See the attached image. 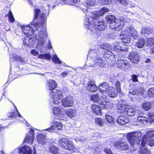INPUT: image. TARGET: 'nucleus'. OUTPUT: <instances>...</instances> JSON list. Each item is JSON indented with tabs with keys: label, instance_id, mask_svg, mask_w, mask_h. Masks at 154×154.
I'll list each match as a JSON object with an SVG mask.
<instances>
[{
	"label": "nucleus",
	"instance_id": "f257e3e1",
	"mask_svg": "<svg viewBox=\"0 0 154 154\" xmlns=\"http://www.w3.org/2000/svg\"><path fill=\"white\" fill-rule=\"evenodd\" d=\"M22 30L25 35L29 37L33 34L38 37V41L36 45L37 49L39 50L42 47L44 46L46 40L47 39V34L45 27H44L42 23H39L32 22L30 25L23 26L21 28Z\"/></svg>",
	"mask_w": 154,
	"mask_h": 154
},
{
	"label": "nucleus",
	"instance_id": "f03ea898",
	"mask_svg": "<svg viewBox=\"0 0 154 154\" xmlns=\"http://www.w3.org/2000/svg\"><path fill=\"white\" fill-rule=\"evenodd\" d=\"M95 38H96V41L98 43L99 46V49L102 52V54L104 52L103 57L105 59L106 62L110 63V61H114L115 60L114 54L110 51L112 47L108 43L102 42L99 40L100 39L101 37L100 36H97V34H95Z\"/></svg>",
	"mask_w": 154,
	"mask_h": 154
},
{
	"label": "nucleus",
	"instance_id": "7ed1b4c3",
	"mask_svg": "<svg viewBox=\"0 0 154 154\" xmlns=\"http://www.w3.org/2000/svg\"><path fill=\"white\" fill-rule=\"evenodd\" d=\"M142 134L140 132H134L129 133L127 135V137L128 141L131 145L141 143L142 146H144L145 145L146 141V136L144 135L140 141Z\"/></svg>",
	"mask_w": 154,
	"mask_h": 154
},
{
	"label": "nucleus",
	"instance_id": "20e7f679",
	"mask_svg": "<svg viewBox=\"0 0 154 154\" xmlns=\"http://www.w3.org/2000/svg\"><path fill=\"white\" fill-rule=\"evenodd\" d=\"M109 11V9L106 7H103L98 11H94L93 12H88L86 14V18L85 20L84 24L86 26V27L88 28V26L91 24L89 21L90 17L93 20H97L100 16H102L106 12Z\"/></svg>",
	"mask_w": 154,
	"mask_h": 154
},
{
	"label": "nucleus",
	"instance_id": "39448f33",
	"mask_svg": "<svg viewBox=\"0 0 154 154\" xmlns=\"http://www.w3.org/2000/svg\"><path fill=\"white\" fill-rule=\"evenodd\" d=\"M49 10H48L45 14L42 13L41 14L40 10L38 8H35L34 11V18L33 20V23L35 22V23H39L41 25L42 23L44 24V27H45V23H46V18L45 16V14H48Z\"/></svg>",
	"mask_w": 154,
	"mask_h": 154
},
{
	"label": "nucleus",
	"instance_id": "423d86ee",
	"mask_svg": "<svg viewBox=\"0 0 154 154\" xmlns=\"http://www.w3.org/2000/svg\"><path fill=\"white\" fill-rule=\"evenodd\" d=\"M50 96L51 98L50 101L51 105L52 103L58 104L60 103L61 100L63 97L61 91L56 89L51 91L50 93Z\"/></svg>",
	"mask_w": 154,
	"mask_h": 154
},
{
	"label": "nucleus",
	"instance_id": "0eeeda50",
	"mask_svg": "<svg viewBox=\"0 0 154 154\" xmlns=\"http://www.w3.org/2000/svg\"><path fill=\"white\" fill-rule=\"evenodd\" d=\"M89 20V21L90 22L91 24L88 25V28L86 27L87 26H85L84 25L85 28L87 29L91 30V26H94L96 29L99 31H102L106 27V24L104 22L102 21L97 22V20H92L91 17H90Z\"/></svg>",
	"mask_w": 154,
	"mask_h": 154
},
{
	"label": "nucleus",
	"instance_id": "6e6552de",
	"mask_svg": "<svg viewBox=\"0 0 154 154\" xmlns=\"http://www.w3.org/2000/svg\"><path fill=\"white\" fill-rule=\"evenodd\" d=\"M125 18L123 19H117L112 23H111L109 25L110 29L116 30H119L121 29L124 26L125 22L127 21L125 20Z\"/></svg>",
	"mask_w": 154,
	"mask_h": 154
},
{
	"label": "nucleus",
	"instance_id": "1a4fd4ad",
	"mask_svg": "<svg viewBox=\"0 0 154 154\" xmlns=\"http://www.w3.org/2000/svg\"><path fill=\"white\" fill-rule=\"evenodd\" d=\"M57 117H55L52 122L51 123V127L45 130H43L44 131H48L49 132L53 133L57 132V130H61L63 127V125L61 123L56 121Z\"/></svg>",
	"mask_w": 154,
	"mask_h": 154
},
{
	"label": "nucleus",
	"instance_id": "9d476101",
	"mask_svg": "<svg viewBox=\"0 0 154 154\" xmlns=\"http://www.w3.org/2000/svg\"><path fill=\"white\" fill-rule=\"evenodd\" d=\"M59 144L63 148L69 150H72L74 146L72 141L66 138H63L59 140Z\"/></svg>",
	"mask_w": 154,
	"mask_h": 154
},
{
	"label": "nucleus",
	"instance_id": "9b49d317",
	"mask_svg": "<svg viewBox=\"0 0 154 154\" xmlns=\"http://www.w3.org/2000/svg\"><path fill=\"white\" fill-rule=\"evenodd\" d=\"M31 148L28 146H24L15 149L11 154H31Z\"/></svg>",
	"mask_w": 154,
	"mask_h": 154
},
{
	"label": "nucleus",
	"instance_id": "f8f14e48",
	"mask_svg": "<svg viewBox=\"0 0 154 154\" xmlns=\"http://www.w3.org/2000/svg\"><path fill=\"white\" fill-rule=\"evenodd\" d=\"M116 66L122 70H127L131 67L130 62L127 60L123 59H119L116 63Z\"/></svg>",
	"mask_w": 154,
	"mask_h": 154
},
{
	"label": "nucleus",
	"instance_id": "ddd939ff",
	"mask_svg": "<svg viewBox=\"0 0 154 154\" xmlns=\"http://www.w3.org/2000/svg\"><path fill=\"white\" fill-rule=\"evenodd\" d=\"M93 60L94 64H90L88 65V66H98L100 67L104 66L106 64L105 60L100 55L92 59Z\"/></svg>",
	"mask_w": 154,
	"mask_h": 154
},
{
	"label": "nucleus",
	"instance_id": "4468645a",
	"mask_svg": "<svg viewBox=\"0 0 154 154\" xmlns=\"http://www.w3.org/2000/svg\"><path fill=\"white\" fill-rule=\"evenodd\" d=\"M144 92V89L142 88L131 85L129 89L128 96L130 97L131 95H136L139 93L143 94Z\"/></svg>",
	"mask_w": 154,
	"mask_h": 154
},
{
	"label": "nucleus",
	"instance_id": "2eb2a0df",
	"mask_svg": "<svg viewBox=\"0 0 154 154\" xmlns=\"http://www.w3.org/2000/svg\"><path fill=\"white\" fill-rule=\"evenodd\" d=\"M99 46L95 45L90 48L88 56L91 59L99 55V54H102V52L99 49Z\"/></svg>",
	"mask_w": 154,
	"mask_h": 154
},
{
	"label": "nucleus",
	"instance_id": "dca6fc26",
	"mask_svg": "<svg viewBox=\"0 0 154 154\" xmlns=\"http://www.w3.org/2000/svg\"><path fill=\"white\" fill-rule=\"evenodd\" d=\"M121 35H128L131 37L132 36L135 39H136L138 37L137 32L135 30L134 28L132 27H128L125 30L122 32L121 33Z\"/></svg>",
	"mask_w": 154,
	"mask_h": 154
},
{
	"label": "nucleus",
	"instance_id": "f3484780",
	"mask_svg": "<svg viewBox=\"0 0 154 154\" xmlns=\"http://www.w3.org/2000/svg\"><path fill=\"white\" fill-rule=\"evenodd\" d=\"M62 106L65 108L71 107L74 105L73 98L70 96H67L61 100Z\"/></svg>",
	"mask_w": 154,
	"mask_h": 154
},
{
	"label": "nucleus",
	"instance_id": "a211bd4d",
	"mask_svg": "<svg viewBox=\"0 0 154 154\" xmlns=\"http://www.w3.org/2000/svg\"><path fill=\"white\" fill-rule=\"evenodd\" d=\"M37 40H38V37L36 34L33 37V38L26 36L24 38L23 43L29 47H32L33 46L34 44Z\"/></svg>",
	"mask_w": 154,
	"mask_h": 154
},
{
	"label": "nucleus",
	"instance_id": "6ab92c4d",
	"mask_svg": "<svg viewBox=\"0 0 154 154\" xmlns=\"http://www.w3.org/2000/svg\"><path fill=\"white\" fill-rule=\"evenodd\" d=\"M99 104L101 107L103 109H108L111 107L110 103L108 101V98L106 97V95L104 94V97H101L100 100Z\"/></svg>",
	"mask_w": 154,
	"mask_h": 154
},
{
	"label": "nucleus",
	"instance_id": "aec40b11",
	"mask_svg": "<svg viewBox=\"0 0 154 154\" xmlns=\"http://www.w3.org/2000/svg\"><path fill=\"white\" fill-rule=\"evenodd\" d=\"M36 131H37L36 129L34 130L32 129H30L29 132L28 133L25 138L24 142L30 144H32L34 138V133H35Z\"/></svg>",
	"mask_w": 154,
	"mask_h": 154
},
{
	"label": "nucleus",
	"instance_id": "412c9836",
	"mask_svg": "<svg viewBox=\"0 0 154 154\" xmlns=\"http://www.w3.org/2000/svg\"><path fill=\"white\" fill-rule=\"evenodd\" d=\"M10 62L17 60L21 62L22 64H24L27 62V59L26 58H22L21 57L17 56V55L13 53H10Z\"/></svg>",
	"mask_w": 154,
	"mask_h": 154
},
{
	"label": "nucleus",
	"instance_id": "4be33fe9",
	"mask_svg": "<svg viewBox=\"0 0 154 154\" xmlns=\"http://www.w3.org/2000/svg\"><path fill=\"white\" fill-rule=\"evenodd\" d=\"M114 146L116 148L121 151L127 150L129 148L128 145L125 142H117L114 143Z\"/></svg>",
	"mask_w": 154,
	"mask_h": 154
},
{
	"label": "nucleus",
	"instance_id": "5701e85b",
	"mask_svg": "<svg viewBox=\"0 0 154 154\" xmlns=\"http://www.w3.org/2000/svg\"><path fill=\"white\" fill-rule=\"evenodd\" d=\"M128 58L132 63H137L139 61L140 57L138 53L135 51L130 52Z\"/></svg>",
	"mask_w": 154,
	"mask_h": 154
},
{
	"label": "nucleus",
	"instance_id": "b1692460",
	"mask_svg": "<svg viewBox=\"0 0 154 154\" xmlns=\"http://www.w3.org/2000/svg\"><path fill=\"white\" fill-rule=\"evenodd\" d=\"M121 44L120 43L114 45V51L118 52H125L128 51L129 48L127 46L123 45L121 47Z\"/></svg>",
	"mask_w": 154,
	"mask_h": 154
},
{
	"label": "nucleus",
	"instance_id": "393cba45",
	"mask_svg": "<svg viewBox=\"0 0 154 154\" xmlns=\"http://www.w3.org/2000/svg\"><path fill=\"white\" fill-rule=\"evenodd\" d=\"M148 136L147 139V143L150 146L154 145V131L151 130L148 131L145 135Z\"/></svg>",
	"mask_w": 154,
	"mask_h": 154
},
{
	"label": "nucleus",
	"instance_id": "a878e982",
	"mask_svg": "<svg viewBox=\"0 0 154 154\" xmlns=\"http://www.w3.org/2000/svg\"><path fill=\"white\" fill-rule=\"evenodd\" d=\"M87 89L91 92H94L97 90V88L95 84V81L93 80H91L88 81L87 84Z\"/></svg>",
	"mask_w": 154,
	"mask_h": 154
},
{
	"label": "nucleus",
	"instance_id": "bb28decb",
	"mask_svg": "<svg viewBox=\"0 0 154 154\" xmlns=\"http://www.w3.org/2000/svg\"><path fill=\"white\" fill-rule=\"evenodd\" d=\"M110 87L107 83L104 82L99 86L98 89L100 93H103V94L106 95Z\"/></svg>",
	"mask_w": 154,
	"mask_h": 154
},
{
	"label": "nucleus",
	"instance_id": "cd10ccee",
	"mask_svg": "<svg viewBox=\"0 0 154 154\" xmlns=\"http://www.w3.org/2000/svg\"><path fill=\"white\" fill-rule=\"evenodd\" d=\"M57 86L56 82L53 80H48L46 84V88L48 90L52 91Z\"/></svg>",
	"mask_w": 154,
	"mask_h": 154
},
{
	"label": "nucleus",
	"instance_id": "c85d7f7f",
	"mask_svg": "<svg viewBox=\"0 0 154 154\" xmlns=\"http://www.w3.org/2000/svg\"><path fill=\"white\" fill-rule=\"evenodd\" d=\"M130 122V119L128 117L125 115H121L119 116L117 122L121 125H124Z\"/></svg>",
	"mask_w": 154,
	"mask_h": 154
},
{
	"label": "nucleus",
	"instance_id": "c756f323",
	"mask_svg": "<svg viewBox=\"0 0 154 154\" xmlns=\"http://www.w3.org/2000/svg\"><path fill=\"white\" fill-rule=\"evenodd\" d=\"M48 149L49 152L53 154H57L59 151V148L54 143L50 144Z\"/></svg>",
	"mask_w": 154,
	"mask_h": 154
},
{
	"label": "nucleus",
	"instance_id": "7c9ffc66",
	"mask_svg": "<svg viewBox=\"0 0 154 154\" xmlns=\"http://www.w3.org/2000/svg\"><path fill=\"white\" fill-rule=\"evenodd\" d=\"M119 92L116 89L112 87H110L106 95L111 97H116Z\"/></svg>",
	"mask_w": 154,
	"mask_h": 154
},
{
	"label": "nucleus",
	"instance_id": "2f4dec72",
	"mask_svg": "<svg viewBox=\"0 0 154 154\" xmlns=\"http://www.w3.org/2000/svg\"><path fill=\"white\" fill-rule=\"evenodd\" d=\"M154 45V38H147L146 40V45L147 46H150V53H153L154 52V46L152 47Z\"/></svg>",
	"mask_w": 154,
	"mask_h": 154
},
{
	"label": "nucleus",
	"instance_id": "473e14b6",
	"mask_svg": "<svg viewBox=\"0 0 154 154\" xmlns=\"http://www.w3.org/2000/svg\"><path fill=\"white\" fill-rule=\"evenodd\" d=\"M92 111L95 114L97 115H101V109L96 104H92L91 106Z\"/></svg>",
	"mask_w": 154,
	"mask_h": 154
},
{
	"label": "nucleus",
	"instance_id": "72a5a7b5",
	"mask_svg": "<svg viewBox=\"0 0 154 154\" xmlns=\"http://www.w3.org/2000/svg\"><path fill=\"white\" fill-rule=\"evenodd\" d=\"M66 115L70 118H74L76 115V110L72 109H68L66 112Z\"/></svg>",
	"mask_w": 154,
	"mask_h": 154
},
{
	"label": "nucleus",
	"instance_id": "f704fd0d",
	"mask_svg": "<svg viewBox=\"0 0 154 154\" xmlns=\"http://www.w3.org/2000/svg\"><path fill=\"white\" fill-rule=\"evenodd\" d=\"M37 142L40 144L42 145L45 144L46 139L45 136L39 134H38L37 138Z\"/></svg>",
	"mask_w": 154,
	"mask_h": 154
},
{
	"label": "nucleus",
	"instance_id": "c9c22d12",
	"mask_svg": "<svg viewBox=\"0 0 154 154\" xmlns=\"http://www.w3.org/2000/svg\"><path fill=\"white\" fill-rule=\"evenodd\" d=\"M145 41L144 39L140 38L138 40L136 43V46L139 48H143L145 45Z\"/></svg>",
	"mask_w": 154,
	"mask_h": 154
},
{
	"label": "nucleus",
	"instance_id": "e433bc0d",
	"mask_svg": "<svg viewBox=\"0 0 154 154\" xmlns=\"http://www.w3.org/2000/svg\"><path fill=\"white\" fill-rule=\"evenodd\" d=\"M15 108L16 110V112H10L8 113V116L9 117L14 118L16 116H19L20 117H22L18 111L17 107L15 106Z\"/></svg>",
	"mask_w": 154,
	"mask_h": 154
},
{
	"label": "nucleus",
	"instance_id": "4c0bfd02",
	"mask_svg": "<svg viewBox=\"0 0 154 154\" xmlns=\"http://www.w3.org/2000/svg\"><path fill=\"white\" fill-rule=\"evenodd\" d=\"M153 31V29L150 27H143L142 29L141 33L142 35L145 34H150L152 33Z\"/></svg>",
	"mask_w": 154,
	"mask_h": 154
},
{
	"label": "nucleus",
	"instance_id": "58836bf2",
	"mask_svg": "<svg viewBox=\"0 0 154 154\" xmlns=\"http://www.w3.org/2000/svg\"><path fill=\"white\" fill-rule=\"evenodd\" d=\"M64 109L61 107H54L52 109V111L54 115L57 116V117L60 114V113H61L62 111Z\"/></svg>",
	"mask_w": 154,
	"mask_h": 154
},
{
	"label": "nucleus",
	"instance_id": "ea45409f",
	"mask_svg": "<svg viewBox=\"0 0 154 154\" xmlns=\"http://www.w3.org/2000/svg\"><path fill=\"white\" fill-rule=\"evenodd\" d=\"M95 5V3L94 2V1L92 2H90L88 1V2L87 7V9H86L85 8H82V11L84 13H85V15H86V14H87V13L89 12H90L88 10H89V6H92L94 5Z\"/></svg>",
	"mask_w": 154,
	"mask_h": 154
},
{
	"label": "nucleus",
	"instance_id": "a19ab883",
	"mask_svg": "<svg viewBox=\"0 0 154 154\" xmlns=\"http://www.w3.org/2000/svg\"><path fill=\"white\" fill-rule=\"evenodd\" d=\"M137 120L139 122L142 123H146L148 121V118L143 115L139 116L137 118Z\"/></svg>",
	"mask_w": 154,
	"mask_h": 154
},
{
	"label": "nucleus",
	"instance_id": "79ce46f5",
	"mask_svg": "<svg viewBox=\"0 0 154 154\" xmlns=\"http://www.w3.org/2000/svg\"><path fill=\"white\" fill-rule=\"evenodd\" d=\"M65 4L70 5H74L79 2L80 0H62Z\"/></svg>",
	"mask_w": 154,
	"mask_h": 154
},
{
	"label": "nucleus",
	"instance_id": "37998d69",
	"mask_svg": "<svg viewBox=\"0 0 154 154\" xmlns=\"http://www.w3.org/2000/svg\"><path fill=\"white\" fill-rule=\"evenodd\" d=\"M116 19L115 16L112 15H109L106 17V20L109 23H112Z\"/></svg>",
	"mask_w": 154,
	"mask_h": 154
},
{
	"label": "nucleus",
	"instance_id": "c03bdc74",
	"mask_svg": "<svg viewBox=\"0 0 154 154\" xmlns=\"http://www.w3.org/2000/svg\"><path fill=\"white\" fill-rule=\"evenodd\" d=\"M38 58L40 59H46L49 60L51 58V56L50 54L45 53L39 55Z\"/></svg>",
	"mask_w": 154,
	"mask_h": 154
},
{
	"label": "nucleus",
	"instance_id": "a18cd8bd",
	"mask_svg": "<svg viewBox=\"0 0 154 154\" xmlns=\"http://www.w3.org/2000/svg\"><path fill=\"white\" fill-rule=\"evenodd\" d=\"M151 106V103H150L146 102L142 104V107L145 110H148L150 109Z\"/></svg>",
	"mask_w": 154,
	"mask_h": 154
},
{
	"label": "nucleus",
	"instance_id": "49530a36",
	"mask_svg": "<svg viewBox=\"0 0 154 154\" xmlns=\"http://www.w3.org/2000/svg\"><path fill=\"white\" fill-rule=\"evenodd\" d=\"M121 36H122L123 37H121L122 38V42L124 43H129L131 41V37L128 35H121L120 34Z\"/></svg>",
	"mask_w": 154,
	"mask_h": 154
},
{
	"label": "nucleus",
	"instance_id": "de8ad7c7",
	"mask_svg": "<svg viewBox=\"0 0 154 154\" xmlns=\"http://www.w3.org/2000/svg\"><path fill=\"white\" fill-rule=\"evenodd\" d=\"M52 60L53 62L55 64H59L62 63L61 61L56 54H54L52 56Z\"/></svg>",
	"mask_w": 154,
	"mask_h": 154
},
{
	"label": "nucleus",
	"instance_id": "09e8293b",
	"mask_svg": "<svg viewBox=\"0 0 154 154\" xmlns=\"http://www.w3.org/2000/svg\"><path fill=\"white\" fill-rule=\"evenodd\" d=\"M135 111L134 108H130L127 110L126 113L129 116H132L135 115Z\"/></svg>",
	"mask_w": 154,
	"mask_h": 154
},
{
	"label": "nucleus",
	"instance_id": "8fccbe9b",
	"mask_svg": "<svg viewBox=\"0 0 154 154\" xmlns=\"http://www.w3.org/2000/svg\"><path fill=\"white\" fill-rule=\"evenodd\" d=\"M99 97L98 94H94L90 96V100L95 102H99Z\"/></svg>",
	"mask_w": 154,
	"mask_h": 154
},
{
	"label": "nucleus",
	"instance_id": "3c124183",
	"mask_svg": "<svg viewBox=\"0 0 154 154\" xmlns=\"http://www.w3.org/2000/svg\"><path fill=\"white\" fill-rule=\"evenodd\" d=\"M95 123L99 126L101 127L103 124V120L99 118H97L95 119Z\"/></svg>",
	"mask_w": 154,
	"mask_h": 154
},
{
	"label": "nucleus",
	"instance_id": "603ef678",
	"mask_svg": "<svg viewBox=\"0 0 154 154\" xmlns=\"http://www.w3.org/2000/svg\"><path fill=\"white\" fill-rule=\"evenodd\" d=\"M139 153L140 154H150V152L147 149L142 148H141Z\"/></svg>",
	"mask_w": 154,
	"mask_h": 154
},
{
	"label": "nucleus",
	"instance_id": "864d4df0",
	"mask_svg": "<svg viewBox=\"0 0 154 154\" xmlns=\"http://www.w3.org/2000/svg\"><path fill=\"white\" fill-rule=\"evenodd\" d=\"M148 118L149 122H154V113L150 112L148 113Z\"/></svg>",
	"mask_w": 154,
	"mask_h": 154
},
{
	"label": "nucleus",
	"instance_id": "5fc2aeb1",
	"mask_svg": "<svg viewBox=\"0 0 154 154\" xmlns=\"http://www.w3.org/2000/svg\"><path fill=\"white\" fill-rule=\"evenodd\" d=\"M8 19L11 22H13L15 20L11 10H10L8 14Z\"/></svg>",
	"mask_w": 154,
	"mask_h": 154
},
{
	"label": "nucleus",
	"instance_id": "6e6d98bb",
	"mask_svg": "<svg viewBox=\"0 0 154 154\" xmlns=\"http://www.w3.org/2000/svg\"><path fill=\"white\" fill-rule=\"evenodd\" d=\"M148 94L149 96L152 97L154 96V88H149L148 91Z\"/></svg>",
	"mask_w": 154,
	"mask_h": 154
},
{
	"label": "nucleus",
	"instance_id": "4d7b16f0",
	"mask_svg": "<svg viewBox=\"0 0 154 154\" xmlns=\"http://www.w3.org/2000/svg\"><path fill=\"white\" fill-rule=\"evenodd\" d=\"M105 119L109 123L114 122V119L111 116L109 115H107L105 116Z\"/></svg>",
	"mask_w": 154,
	"mask_h": 154
},
{
	"label": "nucleus",
	"instance_id": "13d9d810",
	"mask_svg": "<svg viewBox=\"0 0 154 154\" xmlns=\"http://www.w3.org/2000/svg\"><path fill=\"white\" fill-rule=\"evenodd\" d=\"M123 106H122L120 110H119V111H118L119 112H120L121 113H126V111L127 110V106L124 104Z\"/></svg>",
	"mask_w": 154,
	"mask_h": 154
},
{
	"label": "nucleus",
	"instance_id": "bf43d9fd",
	"mask_svg": "<svg viewBox=\"0 0 154 154\" xmlns=\"http://www.w3.org/2000/svg\"><path fill=\"white\" fill-rule=\"evenodd\" d=\"M115 2L118 1L121 4L124 5L126 6L128 3V2L127 0H114Z\"/></svg>",
	"mask_w": 154,
	"mask_h": 154
},
{
	"label": "nucleus",
	"instance_id": "052dcab7",
	"mask_svg": "<svg viewBox=\"0 0 154 154\" xmlns=\"http://www.w3.org/2000/svg\"><path fill=\"white\" fill-rule=\"evenodd\" d=\"M115 2L118 1L121 4L124 5L126 6L128 3V2L127 0H114Z\"/></svg>",
	"mask_w": 154,
	"mask_h": 154
},
{
	"label": "nucleus",
	"instance_id": "680f3d73",
	"mask_svg": "<svg viewBox=\"0 0 154 154\" xmlns=\"http://www.w3.org/2000/svg\"><path fill=\"white\" fill-rule=\"evenodd\" d=\"M57 119L60 120H66V116L60 113L59 115L57 117Z\"/></svg>",
	"mask_w": 154,
	"mask_h": 154
},
{
	"label": "nucleus",
	"instance_id": "e2e57ef3",
	"mask_svg": "<svg viewBox=\"0 0 154 154\" xmlns=\"http://www.w3.org/2000/svg\"><path fill=\"white\" fill-rule=\"evenodd\" d=\"M115 86L116 87V88L115 89H116L117 91L120 92L121 91L120 84L119 81H117L116 82Z\"/></svg>",
	"mask_w": 154,
	"mask_h": 154
},
{
	"label": "nucleus",
	"instance_id": "0e129e2a",
	"mask_svg": "<svg viewBox=\"0 0 154 154\" xmlns=\"http://www.w3.org/2000/svg\"><path fill=\"white\" fill-rule=\"evenodd\" d=\"M112 2V0H99V2L101 4H109Z\"/></svg>",
	"mask_w": 154,
	"mask_h": 154
},
{
	"label": "nucleus",
	"instance_id": "69168bd1",
	"mask_svg": "<svg viewBox=\"0 0 154 154\" xmlns=\"http://www.w3.org/2000/svg\"><path fill=\"white\" fill-rule=\"evenodd\" d=\"M47 40H48V48L49 49H51L52 48V46L51 44V43L50 42V40L48 39V37L47 36V39L45 41V44H44V46H42V47H41V48H40V49H39L40 50V49H41L42 48V47H44L45 46V43H46V42L47 41Z\"/></svg>",
	"mask_w": 154,
	"mask_h": 154
},
{
	"label": "nucleus",
	"instance_id": "338daca9",
	"mask_svg": "<svg viewBox=\"0 0 154 154\" xmlns=\"http://www.w3.org/2000/svg\"><path fill=\"white\" fill-rule=\"evenodd\" d=\"M131 79L134 82L138 81L137 76L135 75H132L131 76Z\"/></svg>",
	"mask_w": 154,
	"mask_h": 154
},
{
	"label": "nucleus",
	"instance_id": "774afa93",
	"mask_svg": "<svg viewBox=\"0 0 154 154\" xmlns=\"http://www.w3.org/2000/svg\"><path fill=\"white\" fill-rule=\"evenodd\" d=\"M104 151L107 154H113L110 149H105Z\"/></svg>",
	"mask_w": 154,
	"mask_h": 154
}]
</instances>
